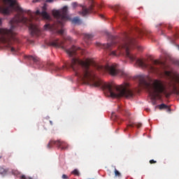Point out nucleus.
<instances>
[{
	"mask_svg": "<svg viewBox=\"0 0 179 179\" xmlns=\"http://www.w3.org/2000/svg\"><path fill=\"white\" fill-rule=\"evenodd\" d=\"M92 62L87 59L85 60H81L77 58H73L71 62L68 63L66 66L62 67H57L54 66L52 62L47 63V66L56 72L62 71L68 68L73 69L76 73V76L83 80L86 84H90L93 87H99L102 86V88L105 90H108L110 93L111 98H131L133 97V91L129 88V84L125 83L122 85H114L110 83H103L99 78L96 77L94 71L90 68V65Z\"/></svg>",
	"mask_w": 179,
	"mask_h": 179,
	"instance_id": "1",
	"label": "nucleus"
},
{
	"mask_svg": "<svg viewBox=\"0 0 179 179\" xmlns=\"http://www.w3.org/2000/svg\"><path fill=\"white\" fill-rule=\"evenodd\" d=\"M45 10V6H43L42 13H41L38 10H37L34 13H32L30 10H27V14H29L31 19L24 17V16L20 13L17 14V15H15V17H14V18L9 22L10 26H11L10 29L0 28V43H3L6 45V47L9 48L10 51L15 52V48L11 46L14 39L13 36L15 35L13 30H15V27L19 26V24L20 23L29 26L31 35L38 36V34H40V29L35 24H33L32 20L34 19V15H41L47 20H50V15H48Z\"/></svg>",
	"mask_w": 179,
	"mask_h": 179,
	"instance_id": "2",
	"label": "nucleus"
},
{
	"mask_svg": "<svg viewBox=\"0 0 179 179\" xmlns=\"http://www.w3.org/2000/svg\"><path fill=\"white\" fill-rule=\"evenodd\" d=\"M99 47H102V48L106 49L110 52L108 55L112 57H118L121 55H125L126 57L129 58L130 61L134 62L136 59V57L131 54V50L134 48H137L138 50L141 51V46L137 44V41L134 37H131L127 33L124 34L123 41L117 46V50H112V48L115 45H117L115 41H113L110 43L101 45V43H97ZM112 50V51H111Z\"/></svg>",
	"mask_w": 179,
	"mask_h": 179,
	"instance_id": "3",
	"label": "nucleus"
},
{
	"mask_svg": "<svg viewBox=\"0 0 179 179\" xmlns=\"http://www.w3.org/2000/svg\"><path fill=\"white\" fill-rule=\"evenodd\" d=\"M139 87L148 91L149 94L153 100H162L164 95L165 98H169L170 94L166 90V86L162 80L155 79L152 83L147 82L145 76H139Z\"/></svg>",
	"mask_w": 179,
	"mask_h": 179,
	"instance_id": "4",
	"label": "nucleus"
},
{
	"mask_svg": "<svg viewBox=\"0 0 179 179\" xmlns=\"http://www.w3.org/2000/svg\"><path fill=\"white\" fill-rule=\"evenodd\" d=\"M64 41L57 38H50V42L47 43L48 45L50 47H53L55 48H62V50H64L69 55L70 57H73L76 55V52L80 51V47L73 46L71 49H65V48L63 46Z\"/></svg>",
	"mask_w": 179,
	"mask_h": 179,
	"instance_id": "5",
	"label": "nucleus"
},
{
	"mask_svg": "<svg viewBox=\"0 0 179 179\" xmlns=\"http://www.w3.org/2000/svg\"><path fill=\"white\" fill-rule=\"evenodd\" d=\"M96 69L102 72H108L113 76H118L123 78L126 76V73L123 71L118 69V65L116 64L106 66H96Z\"/></svg>",
	"mask_w": 179,
	"mask_h": 179,
	"instance_id": "6",
	"label": "nucleus"
},
{
	"mask_svg": "<svg viewBox=\"0 0 179 179\" xmlns=\"http://www.w3.org/2000/svg\"><path fill=\"white\" fill-rule=\"evenodd\" d=\"M165 76L168 77L169 80H171L169 85L172 89L174 94H179V75L173 76L171 71H164Z\"/></svg>",
	"mask_w": 179,
	"mask_h": 179,
	"instance_id": "7",
	"label": "nucleus"
},
{
	"mask_svg": "<svg viewBox=\"0 0 179 179\" xmlns=\"http://www.w3.org/2000/svg\"><path fill=\"white\" fill-rule=\"evenodd\" d=\"M67 11V6H64L61 11H52V15L57 19V22L60 26H63L64 22L68 20Z\"/></svg>",
	"mask_w": 179,
	"mask_h": 179,
	"instance_id": "8",
	"label": "nucleus"
},
{
	"mask_svg": "<svg viewBox=\"0 0 179 179\" xmlns=\"http://www.w3.org/2000/svg\"><path fill=\"white\" fill-rule=\"evenodd\" d=\"M2 2V6H0V13L4 15H9L10 8H13L15 4V0H0Z\"/></svg>",
	"mask_w": 179,
	"mask_h": 179,
	"instance_id": "9",
	"label": "nucleus"
},
{
	"mask_svg": "<svg viewBox=\"0 0 179 179\" xmlns=\"http://www.w3.org/2000/svg\"><path fill=\"white\" fill-rule=\"evenodd\" d=\"M53 145H56L58 150H68V144L65 141H62L60 140L55 141L54 140H50V141L47 144V148L51 149Z\"/></svg>",
	"mask_w": 179,
	"mask_h": 179,
	"instance_id": "10",
	"label": "nucleus"
},
{
	"mask_svg": "<svg viewBox=\"0 0 179 179\" xmlns=\"http://www.w3.org/2000/svg\"><path fill=\"white\" fill-rule=\"evenodd\" d=\"M136 64H137L138 66H140L143 69H150L152 72L158 71L157 68L145 63V62H143V60L141 59L136 60Z\"/></svg>",
	"mask_w": 179,
	"mask_h": 179,
	"instance_id": "11",
	"label": "nucleus"
},
{
	"mask_svg": "<svg viewBox=\"0 0 179 179\" xmlns=\"http://www.w3.org/2000/svg\"><path fill=\"white\" fill-rule=\"evenodd\" d=\"M91 12V8H87L86 7H83V11L79 12V15H81L82 16L85 17L87 15Z\"/></svg>",
	"mask_w": 179,
	"mask_h": 179,
	"instance_id": "12",
	"label": "nucleus"
},
{
	"mask_svg": "<svg viewBox=\"0 0 179 179\" xmlns=\"http://www.w3.org/2000/svg\"><path fill=\"white\" fill-rule=\"evenodd\" d=\"M52 32H54V34H60V35H63L64 34V29H58L57 26H54L52 28Z\"/></svg>",
	"mask_w": 179,
	"mask_h": 179,
	"instance_id": "13",
	"label": "nucleus"
},
{
	"mask_svg": "<svg viewBox=\"0 0 179 179\" xmlns=\"http://www.w3.org/2000/svg\"><path fill=\"white\" fill-rule=\"evenodd\" d=\"M141 123H137V122H131L129 124H127V127H137L138 129L141 128Z\"/></svg>",
	"mask_w": 179,
	"mask_h": 179,
	"instance_id": "14",
	"label": "nucleus"
},
{
	"mask_svg": "<svg viewBox=\"0 0 179 179\" xmlns=\"http://www.w3.org/2000/svg\"><path fill=\"white\" fill-rule=\"evenodd\" d=\"M152 64L153 65H159V66H161L162 67H166V64L164 62H160L159 60H153L152 61Z\"/></svg>",
	"mask_w": 179,
	"mask_h": 179,
	"instance_id": "15",
	"label": "nucleus"
},
{
	"mask_svg": "<svg viewBox=\"0 0 179 179\" xmlns=\"http://www.w3.org/2000/svg\"><path fill=\"white\" fill-rule=\"evenodd\" d=\"M159 109L162 110V109H166L168 110V112H171V109L170 107L166 106L165 103H161V105H159Z\"/></svg>",
	"mask_w": 179,
	"mask_h": 179,
	"instance_id": "16",
	"label": "nucleus"
},
{
	"mask_svg": "<svg viewBox=\"0 0 179 179\" xmlns=\"http://www.w3.org/2000/svg\"><path fill=\"white\" fill-rule=\"evenodd\" d=\"M27 59H29V61H33L35 64H38V58L35 57L33 56H27Z\"/></svg>",
	"mask_w": 179,
	"mask_h": 179,
	"instance_id": "17",
	"label": "nucleus"
},
{
	"mask_svg": "<svg viewBox=\"0 0 179 179\" xmlns=\"http://www.w3.org/2000/svg\"><path fill=\"white\" fill-rule=\"evenodd\" d=\"M71 22L75 24H81V20L78 17H73Z\"/></svg>",
	"mask_w": 179,
	"mask_h": 179,
	"instance_id": "18",
	"label": "nucleus"
},
{
	"mask_svg": "<svg viewBox=\"0 0 179 179\" xmlns=\"http://www.w3.org/2000/svg\"><path fill=\"white\" fill-rule=\"evenodd\" d=\"M93 38V35L90 34H85V42L87 43V41H91Z\"/></svg>",
	"mask_w": 179,
	"mask_h": 179,
	"instance_id": "19",
	"label": "nucleus"
},
{
	"mask_svg": "<svg viewBox=\"0 0 179 179\" xmlns=\"http://www.w3.org/2000/svg\"><path fill=\"white\" fill-rule=\"evenodd\" d=\"M7 173V170L3 168H0V174L5 175Z\"/></svg>",
	"mask_w": 179,
	"mask_h": 179,
	"instance_id": "20",
	"label": "nucleus"
},
{
	"mask_svg": "<svg viewBox=\"0 0 179 179\" xmlns=\"http://www.w3.org/2000/svg\"><path fill=\"white\" fill-rule=\"evenodd\" d=\"M71 174L75 175L76 176H80L79 171H78L77 169L73 170V172H71Z\"/></svg>",
	"mask_w": 179,
	"mask_h": 179,
	"instance_id": "21",
	"label": "nucleus"
},
{
	"mask_svg": "<svg viewBox=\"0 0 179 179\" xmlns=\"http://www.w3.org/2000/svg\"><path fill=\"white\" fill-rule=\"evenodd\" d=\"M121 8H122V7H121L120 5H116V6H115V10H116V11L120 10Z\"/></svg>",
	"mask_w": 179,
	"mask_h": 179,
	"instance_id": "22",
	"label": "nucleus"
},
{
	"mask_svg": "<svg viewBox=\"0 0 179 179\" xmlns=\"http://www.w3.org/2000/svg\"><path fill=\"white\" fill-rule=\"evenodd\" d=\"M121 173H120V172L117 170L115 169V176H120Z\"/></svg>",
	"mask_w": 179,
	"mask_h": 179,
	"instance_id": "23",
	"label": "nucleus"
},
{
	"mask_svg": "<svg viewBox=\"0 0 179 179\" xmlns=\"http://www.w3.org/2000/svg\"><path fill=\"white\" fill-rule=\"evenodd\" d=\"M62 179H69V177H68L67 175H66V174H62Z\"/></svg>",
	"mask_w": 179,
	"mask_h": 179,
	"instance_id": "24",
	"label": "nucleus"
},
{
	"mask_svg": "<svg viewBox=\"0 0 179 179\" xmlns=\"http://www.w3.org/2000/svg\"><path fill=\"white\" fill-rule=\"evenodd\" d=\"M149 163H150V164H156L157 161H155L153 159H151L150 161H149Z\"/></svg>",
	"mask_w": 179,
	"mask_h": 179,
	"instance_id": "25",
	"label": "nucleus"
},
{
	"mask_svg": "<svg viewBox=\"0 0 179 179\" xmlns=\"http://www.w3.org/2000/svg\"><path fill=\"white\" fill-rule=\"evenodd\" d=\"M45 29H48L50 28V24H45L44 25Z\"/></svg>",
	"mask_w": 179,
	"mask_h": 179,
	"instance_id": "26",
	"label": "nucleus"
},
{
	"mask_svg": "<svg viewBox=\"0 0 179 179\" xmlns=\"http://www.w3.org/2000/svg\"><path fill=\"white\" fill-rule=\"evenodd\" d=\"M72 5H73V8H76L77 6H78V3H76V2H74V3H72Z\"/></svg>",
	"mask_w": 179,
	"mask_h": 179,
	"instance_id": "27",
	"label": "nucleus"
},
{
	"mask_svg": "<svg viewBox=\"0 0 179 179\" xmlns=\"http://www.w3.org/2000/svg\"><path fill=\"white\" fill-rule=\"evenodd\" d=\"M174 64H176V66H179V62L176 60V62H174Z\"/></svg>",
	"mask_w": 179,
	"mask_h": 179,
	"instance_id": "28",
	"label": "nucleus"
},
{
	"mask_svg": "<svg viewBox=\"0 0 179 179\" xmlns=\"http://www.w3.org/2000/svg\"><path fill=\"white\" fill-rule=\"evenodd\" d=\"M19 11H20V13H24V10H23L22 8H19Z\"/></svg>",
	"mask_w": 179,
	"mask_h": 179,
	"instance_id": "29",
	"label": "nucleus"
},
{
	"mask_svg": "<svg viewBox=\"0 0 179 179\" xmlns=\"http://www.w3.org/2000/svg\"><path fill=\"white\" fill-rule=\"evenodd\" d=\"M54 1V0H46V2L47 3H52V2H53Z\"/></svg>",
	"mask_w": 179,
	"mask_h": 179,
	"instance_id": "30",
	"label": "nucleus"
},
{
	"mask_svg": "<svg viewBox=\"0 0 179 179\" xmlns=\"http://www.w3.org/2000/svg\"><path fill=\"white\" fill-rule=\"evenodd\" d=\"M171 28H172L171 24H169V25H168V29H171Z\"/></svg>",
	"mask_w": 179,
	"mask_h": 179,
	"instance_id": "31",
	"label": "nucleus"
},
{
	"mask_svg": "<svg viewBox=\"0 0 179 179\" xmlns=\"http://www.w3.org/2000/svg\"><path fill=\"white\" fill-rule=\"evenodd\" d=\"M21 179H26L25 176L24 175H22L21 176Z\"/></svg>",
	"mask_w": 179,
	"mask_h": 179,
	"instance_id": "32",
	"label": "nucleus"
},
{
	"mask_svg": "<svg viewBox=\"0 0 179 179\" xmlns=\"http://www.w3.org/2000/svg\"><path fill=\"white\" fill-rule=\"evenodd\" d=\"M39 1H40V0H33V2H34V3L39 2Z\"/></svg>",
	"mask_w": 179,
	"mask_h": 179,
	"instance_id": "33",
	"label": "nucleus"
},
{
	"mask_svg": "<svg viewBox=\"0 0 179 179\" xmlns=\"http://www.w3.org/2000/svg\"><path fill=\"white\" fill-rule=\"evenodd\" d=\"M1 24H2V19L0 18V26H1Z\"/></svg>",
	"mask_w": 179,
	"mask_h": 179,
	"instance_id": "34",
	"label": "nucleus"
},
{
	"mask_svg": "<svg viewBox=\"0 0 179 179\" xmlns=\"http://www.w3.org/2000/svg\"><path fill=\"white\" fill-rule=\"evenodd\" d=\"M138 32L139 34H141V29H138Z\"/></svg>",
	"mask_w": 179,
	"mask_h": 179,
	"instance_id": "35",
	"label": "nucleus"
},
{
	"mask_svg": "<svg viewBox=\"0 0 179 179\" xmlns=\"http://www.w3.org/2000/svg\"><path fill=\"white\" fill-rule=\"evenodd\" d=\"M50 125H52V122L50 121Z\"/></svg>",
	"mask_w": 179,
	"mask_h": 179,
	"instance_id": "36",
	"label": "nucleus"
},
{
	"mask_svg": "<svg viewBox=\"0 0 179 179\" xmlns=\"http://www.w3.org/2000/svg\"><path fill=\"white\" fill-rule=\"evenodd\" d=\"M100 16H101V17H102V18L103 17V15H101Z\"/></svg>",
	"mask_w": 179,
	"mask_h": 179,
	"instance_id": "37",
	"label": "nucleus"
},
{
	"mask_svg": "<svg viewBox=\"0 0 179 179\" xmlns=\"http://www.w3.org/2000/svg\"><path fill=\"white\" fill-rule=\"evenodd\" d=\"M118 109H121V107H120V106H118Z\"/></svg>",
	"mask_w": 179,
	"mask_h": 179,
	"instance_id": "38",
	"label": "nucleus"
},
{
	"mask_svg": "<svg viewBox=\"0 0 179 179\" xmlns=\"http://www.w3.org/2000/svg\"><path fill=\"white\" fill-rule=\"evenodd\" d=\"M125 131H127V129H125Z\"/></svg>",
	"mask_w": 179,
	"mask_h": 179,
	"instance_id": "39",
	"label": "nucleus"
},
{
	"mask_svg": "<svg viewBox=\"0 0 179 179\" xmlns=\"http://www.w3.org/2000/svg\"><path fill=\"white\" fill-rule=\"evenodd\" d=\"M178 50H179V45H178Z\"/></svg>",
	"mask_w": 179,
	"mask_h": 179,
	"instance_id": "40",
	"label": "nucleus"
},
{
	"mask_svg": "<svg viewBox=\"0 0 179 179\" xmlns=\"http://www.w3.org/2000/svg\"><path fill=\"white\" fill-rule=\"evenodd\" d=\"M29 179H31V178H29Z\"/></svg>",
	"mask_w": 179,
	"mask_h": 179,
	"instance_id": "41",
	"label": "nucleus"
}]
</instances>
